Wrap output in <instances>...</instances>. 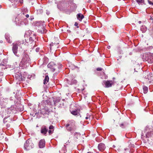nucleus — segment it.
<instances>
[{
    "mask_svg": "<svg viewBox=\"0 0 153 153\" xmlns=\"http://www.w3.org/2000/svg\"><path fill=\"white\" fill-rule=\"evenodd\" d=\"M22 43L19 42H17L15 43H13V46L12 48V51L14 55L17 57H19L20 55L18 54V47L21 45Z\"/></svg>",
    "mask_w": 153,
    "mask_h": 153,
    "instance_id": "39448f33",
    "label": "nucleus"
},
{
    "mask_svg": "<svg viewBox=\"0 0 153 153\" xmlns=\"http://www.w3.org/2000/svg\"><path fill=\"white\" fill-rule=\"evenodd\" d=\"M5 38L7 42L9 43H11V41H10V35L8 33L6 34L5 35Z\"/></svg>",
    "mask_w": 153,
    "mask_h": 153,
    "instance_id": "6ab92c4d",
    "label": "nucleus"
},
{
    "mask_svg": "<svg viewBox=\"0 0 153 153\" xmlns=\"http://www.w3.org/2000/svg\"><path fill=\"white\" fill-rule=\"evenodd\" d=\"M34 145L31 140H27L24 144V148L26 150H29L33 148Z\"/></svg>",
    "mask_w": 153,
    "mask_h": 153,
    "instance_id": "0eeeda50",
    "label": "nucleus"
},
{
    "mask_svg": "<svg viewBox=\"0 0 153 153\" xmlns=\"http://www.w3.org/2000/svg\"><path fill=\"white\" fill-rule=\"evenodd\" d=\"M103 83L105 84V88H108L111 87L114 84V82L112 81H104Z\"/></svg>",
    "mask_w": 153,
    "mask_h": 153,
    "instance_id": "9d476101",
    "label": "nucleus"
},
{
    "mask_svg": "<svg viewBox=\"0 0 153 153\" xmlns=\"http://www.w3.org/2000/svg\"><path fill=\"white\" fill-rule=\"evenodd\" d=\"M12 3V6L15 8L17 7L19 5L18 4L19 2L20 3H22L23 2V0H9Z\"/></svg>",
    "mask_w": 153,
    "mask_h": 153,
    "instance_id": "1a4fd4ad",
    "label": "nucleus"
},
{
    "mask_svg": "<svg viewBox=\"0 0 153 153\" xmlns=\"http://www.w3.org/2000/svg\"><path fill=\"white\" fill-rule=\"evenodd\" d=\"M76 80H74V83H76Z\"/></svg>",
    "mask_w": 153,
    "mask_h": 153,
    "instance_id": "a19ab883",
    "label": "nucleus"
},
{
    "mask_svg": "<svg viewBox=\"0 0 153 153\" xmlns=\"http://www.w3.org/2000/svg\"><path fill=\"white\" fill-rule=\"evenodd\" d=\"M58 43L55 44L54 43H52L51 44H50V50L51 49V48L56 49V48H58Z\"/></svg>",
    "mask_w": 153,
    "mask_h": 153,
    "instance_id": "2eb2a0df",
    "label": "nucleus"
},
{
    "mask_svg": "<svg viewBox=\"0 0 153 153\" xmlns=\"http://www.w3.org/2000/svg\"><path fill=\"white\" fill-rule=\"evenodd\" d=\"M15 22L17 25L20 26L26 25L28 23V21L27 18L23 19L22 16L21 17L18 16L16 18Z\"/></svg>",
    "mask_w": 153,
    "mask_h": 153,
    "instance_id": "7ed1b4c3",
    "label": "nucleus"
},
{
    "mask_svg": "<svg viewBox=\"0 0 153 153\" xmlns=\"http://www.w3.org/2000/svg\"><path fill=\"white\" fill-rule=\"evenodd\" d=\"M7 113V111H5L4 112H3L2 113V117L3 118L4 117V119L3 120V121H4L5 120V119H6L7 117H9V116L7 115V116H5L4 114L5 113Z\"/></svg>",
    "mask_w": 153,
    "mask_h": 153,
    "instance_id": "b1692460",
    "label": "nucleus"
},
{
    "mask_svg": "<svg viewBox=\"0 0 153 153\" xmlns=\"http://www.w3.org/2000/svg\"><path fill=\"white\" fill-rule=\"evenodd\" d=\"M146 79H148L149 80H152L153 79V76L151 73H149L146 76Z\"/></svg>",
    "mask_w": 153,
    "mask_h": 153,
    "instance_id": "f3484780",
    "label": "nucleus"
},
{
    "mask_svg": "<svg viewBox=\"0 0 153 153\" xmlns=\"http://www.w3.org/2000/svg\"><path fill=\"white\" fill-rule=\"evenodd\" d=\"M0 42L1 43H2L3 41H0Z\"/></svg>",
    "mask_w": 153,
    "mask_h": 153,
    "instance_id": "79ce46f5",
    "label": "nucleus"
},
{
    "mask_svg": "<svg viewBox=\"0 0 153 153\" xmlns=\"http://www.w3.org/2000/svg\"><path fill=\"white\" fill-rule=\"evenodd\" d=\"M143 92L144 94H146L148 91V88L147 87L144 86L143 88Z\"/></svg>",
    "mask_w": 153,
    "mask_h": 153,
    "instance_id": "393cba45",
    "label": "nucleus"
},
{
    "mask_svg": "<svg viewBox=\"0 0 153 153\" xmlns=\"http://www.w3.org/2000/svg\"><path fill=\"white\" fill-rule=\"evenodd\" d=\"M22 18L23 19L25 18V17L27 18H29V15L28 14H25L24 13H23V14H22Z\"/></svg>",
    "mask_w": 153,
    "mask_h": 153,
    "instance_id": "a878e982",
    "label": "nucleus"
},
{
    "mask_svg": "<svg viewBox=\"0 0 153 153\" xmlns=\"http://www.w3.org/2000/svg\"><path fill=\"white\" fill-rule=\"evenodd\" d=\"M137 2L139 4H144V0H136Z\"/></svg>",
    "mask_w": 153,
    "mask_h": 153,
    "instance_id": "4be33fe9",
    "label": "nucleus"
},
{
    "mask_svg": "<svg viewBox=\"0 0 153 153\" xmlns=\"http://www.w3.org/2000/svg\"><path fill=\"white\" fill-rule=\"evenodd\" d=\"M90 115L88 114H87V117H85V118L86 120H87L90 118Z\"/></svg>",
    "mask_w": 153,
    "mask_h": 153,
    "instance_id": "cd10ccee",
    "label": "nucleus"
},
{
    "mask_svg": "<svg viewBox=\"0 0 153 153\" xmlns=\"http://www.w3.org/2000/svg\"><path fill=\"white\" fill-rule=\"evenodd\" d=\"M30 32H31V31H29L28 32H27V33H30Z\"/></svg>",
    "mask_w": 153,
    "mask_h": 153,
    "instance_id": "58836bf2",
    "label": "nucleus"
},
{
    "mask_svg": "<svg viewBox=\"0 0 153 153\" xmlns=\"http://www.w3.org/2000/svg\"><path fill=\"white\" fill-rule=\"evenodd\" d=\"M141 21H139V24H140V23H141Z\"/></svg>",
    "mask_w": 153,
    "mask_h": 153,
    "instance_id": "ea45409f",
    "label": "nucleus"
},
{
    "mask_svg": "<svg viewBox=\"0 0 153 153\" xmlns=\"http://www.w3.org/2000/svg\"><path fill=\"white\" fill-rule=\"evenodd\" d=\"M46 13L48 15H49L50 14V12L49 11H47L46 12Z\"/></svg>",
    "mask_w": 153,
    "mask_h": 153,
    "instance_id": "c9c22d12",
    "label": "nucleus"
},
{
    "mask_svg": "<svg viewBox=\"0 0 153 153\" xmlns=\"http://www.w3.org/2000/svg\"><path fill=\"white\" fill-rule=\"evenodd\" d=\"M124 126V124L123 123L121 124L120 125V127H121L122 128H123Z\"/></svg>",
    "mask_w": 153,
    "mask_h": 153,
    "instance_id": "7c9ffc66",
    "label": "nucleus"
},
{
    "mask_svg": "<svg viewBox=\"0 0 153 153\" xmlns=\"http://www.w3.org/2000/svg\"><path fill=\"white\" fill-rule=\"evenodd\" d=\"M146 137L145 136H144L143 133L142 134L141 138L143 140H148V138L150 137L152 134H153L152 131H149V128H148V127L146 128Z\"/></svg>",
    "mask_w": 153,
    "mask_h": 153,
    "instance_id": "6e6552de",
    "label": "nucleus"
},
{
    "mask_svg": "<svg viewBox=\"0 0 153 153\" xmlns=\"http://www.w3.org/2000/svg\"><path fill=\"white\" fill-rule=\"evenodd\" d=\"M45 141L44 140H40L39 146V147L40 148H44L45 146Z\"/></svg>",
    "mask_w": 153,
    "mask_h": 153,
    "instance_id": "ddd939ff",
    "label": "nucleus"
},
{
    "mask_svg": "<svg viewBox=\"0 0 153 153\" xmlns=\"http://www.w3.org/2000/svg\"><path fill=\"white\" fill-rule=\"evenodd\" d=\"M15 77L19 81H22L25 79L24 76H22L19 72L17 73L15 75Z\"/></svg>",
    "mask_w": 153,
    "mask_h": 153,
    "instance_id": "f8f14e48",
    "label": "nucleus"
},
{
    "mask_svg": "<svg viewBox=\"0 0 153 153\" xmlns=\"http://www.w3.org/2000/svg\"><path fill=\"white\" fill-rule=\"evenodd\" d=\"M48 129H47L45 126H43L41 129V133L44 134H45L47 132Z\"/></svg>",
    "mask_w": 153,
    "mask_h": 153,
    "instance_id": "dca6fc26",
    "label": "nucleus"
},
{
    "mask_svg": "<svg viewBox=\"0 0 153 153\" xmlns=\"http://www.w3.org/2000/svg\"><path fill=\"white\" fill-rule=\"evenodd\" d=\"M65 126L67 130L70 131H74L76 128L75 122L73 120L69 121L68 123L66 124Z\"/></svg>",
    "mask_w": 153,
    "mask_h": 153,
    "instance_id": "423d86ee",
    "label": "nucleus"
},
{
    "mask_svg": "<svg viewBox=\"0 0 153 153\" xmlns=\"http://www.w3.org/2000/svg\"><path fill=\"white\" fill-rule=\"evenodd\" d=\"M113 147H115V146H114H114H113Z\"/></svg>",
    "mask_w": 153,
    "mask_h": 153,
    "instance_id": "c03bdc74",
    "label": "nucleus"
},
{
    "mask_svg": "<svg viewBox=\"0 0 153 153\" xmlns=\"http://www.w3.org/2000/svg\"><path fill=\"white\" fill-rule=\"evenodd\" d=\"M29 40L30 41H33L34 39H35V35L33 33V35H29Z\"/></svg>",
    "mask_w": 153,
    "mask_h": 153,
    "instance_id": "aec40b11",
    "label": "nucleus"
},
{
    "mask_svg": "<svg viewBox=\"0 0 153 153\" xmlns=\"http://www.w3.org/2000/svg\"><path fill=\"white\" fill-rule=\"evenodd\" d=\"M53 126L52 125L50 126L49 127V129L51 130H53Z\"/></svg>",
    "mask_w": 153,
    "mask_h": 153,
    "instance_id": "c756f323",
    "label": "nucleus"
},
{
    "mask_svg": "<svg viewBox=\"0 0 153 153\" xmlns=\"http://www.w3.org/2000/svg\"><path fill=\"white\" fill-rule=\"evenodd\" d=\"M49 78L48 76H45V78L44 80V84H47L49 81Z\"/></svg>",
    "mask_w": 153,
    "mask_h": 153,
    "instance_id": "412c9836",
    "label": "nucleus"
},
{
    "mask_svg": "<svg viewBox=\"0 0 153 153\" xmlns=\"http://www.w3.org/2000/svg\"><path fill=\"white\" fill-rule=\"evenodd\" d=\"M98 148L100 151H102L104 150L105 148V145L103 143H100L98 145Z\"/></svg>",
    "mask_w": 153,
    "mask_h": 153,
    "instance_id": "4468645a",
    "label": "nucleus"
},
{
    "mask_svg": "<svg viewBox=\"0 0 153 153\" xmlns=\"http://www.w3.org/2000/svg\"><path fill=\"white\" fill-rule=\"evenodd\" d=\"M34 25L38 27V32L41 33H46L47 30L45 28L44 22L42 21L36 22L34 23Z\"/></svg>",
    "mask_w": 153,
    "mask_h": 153,
    "instance_id": "f03ea898",
    "label": "nucleus"
},
{
    "mask_svg": "<svg viewBox=\"0 0 153 153\" xmlns=\"http://www.w3.org/2000/svg\"><path fill=\"white\" fill-rule=\"evenodd\" d=\"M141 30L143 33H144L147 30V28L145 26H142L140 28Z\"/></svg>",
    "mask_w": 153,
    "mask_h": 153,
    "instance_id": "5701e85b",
    "label": "nucleus"
},
{
    "mask_svg": "<svg viewBox=\"0 0 153 153\" xmlns=\"http://www.w3.org/2000/svg\"><path fill=\"white\" fill-rule=\"evenodd\" d=\"M97 70L98 71L102 70V68H97Z\"/></svg>",
    "mask_w": 153,
    "mask_h": 153,
    "instance_id": "72a5a7b5",
    "label": "nucleus"
},
{
    "mask_svg": "<svg viewBox=\"0 0 153 153\" xmlns=\"http://www.w3.org/2000/svg\"><path fill=\"white\" fill-rule=\"evenodd\" d=\"M48 67L53 71H54L56 68V64L53 62L49 63L48 65Z\"/></svg>",
    "mask_w": 153,
    "mask_h": 153,
    "instance_id": "9b49d317",
    "label": "nucleus"
},
{
    "mask_svg": "<svg viewBox=\"0 0 153 153\" xmlns=\"http://www.w3.org/2000/svg\"><path fill=\"white\" fill-rule=\"evenodd\" d=\"M87 153H93L91 152H88Z\"/></svg>",
    "mask_w": 153,
    "mask_h": 153,
    "instance_id": "37998d69",
    "label": "nucleus"
},
{
    "mask_svg": "<svg viewBox=\"0 0 153 153\" xmlns=\"http://www.w3.org/2000/svg\"><path fill=\"white\" fill-rule=\"evenodd\" d=\"M78 113L77 111H72L71 112V113L72 114L75 115H77Z\"/></svg>",
    "mask_w": 153,
    "mask_h": 153,
    "instance_id": "bb28decb",
    "label": "nucleus"
},
{
    "mask_svg": "<svg viewBox=\"0 0 153 153\" xmlns=\"http://www.w3.org/2000/svg\"><path fill=\"white\" fill-rule=\"evenodd\" d=\"M111 47H110V46H108L107 47V48L108 49H109Z\"/></svg>",
    "mask_w": 153,
    "mask_h": 153,
    "instance_id": "e433bc0d",
    "label": "nucleus"
},
{
    "mask_svg": "<svg viewBox=\"0 0 153 153\" xmlns=\"http://www.w3.org/2000/svg\"><path fill=\"white\" fill-rule=\"evenodd\" d=\"M143 61H147L149 63H153V53H148L145 54L143 56Z\"/></svg>",
    "mask_w": 153,
    "mask_h": 153,
    "instance_id": "20e7f679",
    "label": "nucleus"
},
{
    "mask_svg": "<svg viewBox=\"0 0 153 153\" xmlns=\"http://www.w3.org/2000/svg\"><path fill=\"white\" fill-rule=\"evenodd\" d=\"M39 48H36V51L37 52H39Z\"/></svg>",
    "mask_w": 153,
    "mask_h": 153,
    "instance_id": "473e14b6",
    "label": "nucleus"
},
{
    "mask_svg": "<svg viewBox=\"0 0 153 153\" xmlns=\"http://www.w3.org/2000/svg\"><path fill=\"white\" fill-rule=\"evenodd\" d=\"M84 18V16L80 13H79L77 15V18L80 21H81Z\"/></svg>",
    "mask_w": 153,
    "mask_h": 153,
    "instance_id": "a211bd4d",
    "label": "nucleus"
},
{
    "mask_svg": "<svg viewBox=\"0 0 153 153\" xmlns=\"http://www.w3.org/2000/svg\"><path fill=\"white\" fill-rule=\"evenodd\" d=\"M148 2L150 4H153V3L151 1H149V0H148Z\"/></svg>",
    "mask_w": 153,
    "mask_h": 153,
    "instance_id": "f704fd0d",
    "label": "nucleus"
},
{
    "mask_svg": "<svg viewBox=\"0 0 153 153\" xmlns=\"http://www.w3.org/2000/svg\"><path fill=\"white\" fill-rule=\"evenodd\" d=\"M53 130H50L48 131V133L50 134H51L53 132Z\"/></svg>",
    "mask_w": 153,
    "mask_h": 153,
    "instance_id": "c85d7f7f",
    "label": "nucleus"
},
{
    "mask_svg": "<svg viewBox=\"0 0 153 153\" xmlns=\"http://www.w3.org/2000/svg\"><path fill=\"white\" fill-rule=\"evenodd\" d=\"M30 62L29 56L24 51L22 60L20 64V66L23 68H25L29 65Z\"/></svg>",
    "mask_w": 153,
    "mask_h": 153,
    "instance_id": "f257e3e1",
    "label": "nucleus"
},
{
    "mask_svg": "<svg viewBox=\"0 0 153 153\" xmlns=\"http://www.w3.org/2000/svg\"><path fill=\"white\" fill-rule=\"evenodd\" d=\"M78 23H77V22H75V24H74V25H75V26H77V27L78 28V27H79L77 26H78Z\"/></svg>",
    "mask_w": 153,
    "mask_h": 153,
    "instance_id": "2f4dec72",
    "label": "nucleus"
},
{
    "mask_svg": "<svg viewBox=\"0 0 153 153\" xmlns=\"http://www.w3.org/2000/svg\"><path fill=\"white\" fill-rule=\"evenodd\" d=\"M24 10H25V12L27 11V9H25Z\"/></svg>",
    "mask_w": 153,
    "mask_h": 153,
    "instance_id": "4c0bfd02",
    "label": "nucleus"
}]
</instances>
